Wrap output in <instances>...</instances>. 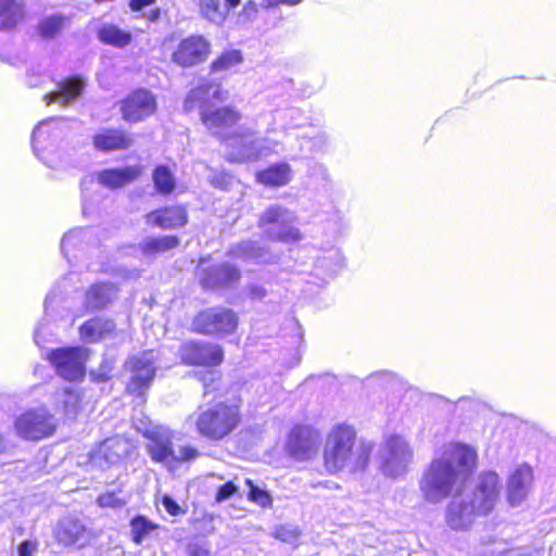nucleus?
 <instances>
[{
	"label": "nucleus",
	"instance_id": "obj_54",
	"mask_svg": "<svg viewBox=\"0 0 556 556\" xmlns=\"http://www.w3.org/2000/svg\"><path fill=\"white\" fill-rule=\"evenodd\" d=\"M258 7L255 1L249 0L242 8L240 17L247 21H253L256 18Z\"/></svg>",
	"mask_w": 556,
	"mask_h": 556
},
{
	"label": "nucleus",
	"instance_id": "obj_16",
	"mask_svg": "<svg viewBox=\"0 0 556 556\" xmlns=\"http://www.w3.org/2000/svg\"><path fill=\"white\" fill-rule=\"evenodd\" d=\"M197 276L204 289L214 290L230 288L238 283L241 271L236 265L228 262L205 266V260L202 258L197 268Z\"/></svg>",
	"mask_w": 556,
	"mask_h": 556
},
{
	"label": "nucleus",
	"instance_id": "obj_46",
	"mask_svg": "<svg viewBox=\"0 0 556 556\" xmlns=\"http://www.w3.org/2000/svg\"><path fill=\"white\" fill-rule=\"evenodd\" d=\"M328 223L332 225L334 236H340L348 228L345 216L340 211H336L332 217L328 219Z\"/></svg>",
	"mask_w": 556,
	"mask_h": 556
},
{
	"label": "nucleus",
	"instance_id": "obj_29",
	"mask_svg": "<svg viewBox=\"0 0 556 556\" xmlns=\"http://www.w3.org/2000/svg\"><path fill=\"white\" fill-rule=\"evenodd\" d=\"M532 479V469L528 465H521L514 470L507 485V497L511 506H519L526 500Z\"/></svg>",
	"mask_w": 556,
	"mask_h": 556
},
{
	"label": "nucleus",
	"instance_id": "obj_28",
	"mask_svg": "<svg viewBox=\"0 0 556 556\" xmlns=\"http://www.w3.org/2000/svg\"><path fill=\"white\" fill-rule=\"evenodd\" d=\"M96 150L111 152L127 150L134 143L132 135L122 128H103L92 137Z\"/></svg>",
	"mask_w": 556,
	"mask_h": 556
},
{
	"label": "nucleus",
	"instance_id": "obj_15",
	"mask_svg": "<svg viewBox=\"0 0 556 556\" xmlns=\"http://www.w3.org/2000/svg\"><path fill=\"white\" fill-rule=\"evenodd\" d=\"M48 358L58 375L65 380L74 381L85 375L86 350L84 348H61L50 351Z\"/></svg>",
	"mask_w": 556,
	"mask_h": 556
},
{
	"label": "nucleus",
	"instance_id": "obj_20",
	"mask_svg": "<svg viewBox=\"0 0 556 556\" xmlns=\"http://www.w3.org/2000/svg\"><path fill=\"white\" fill-rule=\"evenodd\" d=\"M211 51L210 41L201 35H192L181 40L172 55L174 63L190 67L204 62Z\"/></svg>",
	"mask_w": 556,
	"mask_h": 556
},
{
	"label": "nucleus",
	"instance_id": "obj_22",
	"mask_svg": "<svg viewBox=\"0 0 556 556\" xmlns=\"http://www.w3.org/2000/svg\"><path fill=\"white\" fill-rule=\"evenodd\" d=\"M180 356L189 365L216 366L223 361V350L217 344L190 341L181 345Z\"/></svg>",
	"mask_w": 556,
	"mask_h": 556
},
{
	"label": "nucleus",
	"instance_id": "obj_48",
	"mask_svg": "<svg viewBox=\"0 0 556 556\" xmlns=\"http://www.w3.org/2000/svg\"><path fill=\"white\" fill-rule=\"evenodd\" d=\"M187 553L189 556H208L210 549L206 542L194 540L188 543Z\"/></svg>",
	"mask_w": 556,
	"mask_h": 556
},
{
	"label": "nucleus",
	"instance_id": "obj_31",
	"mask_svg": "<svg viewBox=\"0 0 556 556\" xmlns=\"http://www.w3.org/2000/svg\"><path fill=\"white\" fill-rule=\"evenodd\" d=\"M180 239L174 235L144 237L137 245L141 255L146 258H155L157 255L176 249Z\"/></svg>",
	"mask_w": 556,
	"mask_h": 556
},
{
	"label": "nucleus",
	"instance_id": "obj_7",
	"mask_svg": "<svg viewBox=\"0 0 556 556\" xmlns=\"http://www.w3.org/2000/svg\"><path fill=\"white\" fill-rule=\"evenodd\" d=\"M240 407L236 403H217L199 412L194 425L203 438L219 441L229 435L240 424Z\"/></svg>",
	"mask_w": 556,
	"mask_h": 556
},
{
	"label": "nucleus",
	"instance_id": "obj_63",
	"mask_svg": "<svg viewBox=\"0 0 556 556\" xmlns=\"http://www.w3.org/2000/svg\"><path fill=\"white\" fill-rule=\"evenodd\" d=\"M160 16V11L159 10H152L149 14V20L150 21H156Z\"/></svg>",
	"mask_w": 556,
	"mask_h": 556
},
{
	"label": "nucleus",
	"instance_id": "obj_37",
	"mask_svg": "<svg viewBox=\"0 0 556 556\" xmlns=\"http://www.w3.org/2000/svg\"><path fill=\"white\" fill-rule=\"evenodd\" d=\"M97 34L101 42L116 48H123L131 40V34L129 31L109 23L102 24Z\"/></svg>",
	"mask_w": 556,
	"mask_h": 556
},
{
	"label": "nucleus",
	"instance_id": "obj_23",
	"mask_svg": "<svg viewBox=\"0 0 556 556\" xmlns=\"http://www.w3.org/2000/svg\"><path fill=\"white\" fill-rule=\"evenodd\" d=\"M344 266L342 252L337 247L316 250L313 256V268L311 275L316 277L320 283H327Z\"/></svg>",
	"mask_w": 556,
	"mask_h": 556
},
{
	"label": "nucleus",
	"instance_id": "obj_38",
	"mask_svg": "<svg viewBox=\"0 0 556 556\" xmlns=\"http://www.w3.org/2000/svg\"><path fill=\"white\" fill-rule=\"evenodd\" d=\"M159 529V525L152 522L142 515H137L130 520V532L132 541L140 545L142 542L152 536L153 532Z\"/></svg>",
	"mask_w": 556,
	"mask_h": 556
},
{
	"label": "nucleus",
	"instance_id": "obj_2",
	"mask_svg": "<svg viewBox=\"0 0 556 556\" xmlns=\"http://www.w3.org/2000/svg\"><path fill=\"white\" fill-rule=\"evenodd\" d=\"M500 478L488 471L478 478L475 490L453 498L446 508V522L453 530H467L478 517L490 514L500 494Z\"/></svg>",
	"mask_w": 556,
	"mask_h": 556
},
{
	"label": "nucleus",
	"instance_id": "obj_44",
	"mask_svg": "<svg viewBox=\"0 0 556 556\" xmlns=\"http://www.w3.org/2000/svg\"><path fill=\"white\" fill-rule=\"evenodd\" d=\"M97 503L100 507L105 508H121L126 504V501L123 500L115 492H105L100 494L97 498Z\"/></svg>",
	"mask_w": 556,
	"mask_h": 556
},
{
	"label": "nucleus",
	"instance_id": "obj_24",
	"mask_svg": "<svg viewBox=\"0 0 556 556\" xmlns=\"http://www.w3.org/2000/svg\"><path fill=\"white\" fill-rule=\"evenodd\" d=\"M229 257L239 258L254 264H273L278 262L279 253L257 241L245 240L233 244L227 251Z\"/></svg>",
	"mask_w": 556,
	"mask_h": 556
},
{
	"label": "nucleus",
	"instance_id": "obj_62",
	"mask_svg": "<svg viewBox=\"0 0 556 556\" xmlns=\"http://www.w3.org/2000/svg\"><path fill=\"white\" fill-rule=\"evenodd\" d=\"M88 267L90 268V270H93V271H105V270H108V268L103 264L99 265V266H97L96 264H89Z\"/></svg>",
	"mask_w": 556,
	"mask_h": 556
},
{
	"label": "nucleus",
	"instance_id": "obj_35",
	"mask_svg": "<svg viewBox=\"0 0 556 556\" xmlns=\"http://www.w3.org/2000/svg\"><path fill=\"white\" fill-rule=\"evenodd\" d=\"M80 395L73 387L60 389L54 394L55 408L67 418L76 417L79 410Z\"/></svg>",
	"mask_w": 556,
	"mask_h": 556
},
{
	"label": "nucleus",
	"instance_id": "obj_58",
	"mask_svg": "<svg viewBox=\"0 0 556 556\" xmlns=\"http://www.w3.org/2000/svg\"><path fill=\"white\" fill-rule=\"evenodd\" d=\"M156 0H131L129 7L132 11L139 12L146 7L152 5Z\"/></svg>",
	"mask_w": 556,
	"mask_h": 556
},
{
	"label": "nucleus",
	"instance_id": "obj_17",
	"mask_svg": "<svg viewBox=\"0 0 556 556\" xmlns=\"http://www.w3.org/2000/svg\"><path fill=\"white\" fill-rule=\"evenodd\" d=\"M91 535V529L72 516L61 518L53 529L54 539L64 547L81 548L90 542Z\"/></svg>",
	"mask_w": 556,
	"mask_h": 556
},
{
	"label": "nucleus",
	"instance_id": "obj_6",
	"mask_svg": "<svg viewBox=\"0 0 556 556\" xmlns=\"http://www.w3.org/2000/svg\"><path fill=\"white\" fill-rule=\"evenodd\" d=\"M70 122L51 117L40 122L33 131L31 146L35 154L50 168H61L59 144L68 136Z\"/></svg>",
	"mask_w": 556,
	"mask_h": 556
},
{
	"label": "nucleus",
	"instance_id": "obj_27",
	"mask_svg": "<svg viewBox=\"0 0 556 556\" xmlns=\"http://www.w3.org/2000/svg\"><path fill=\"white\" fill-rule=\"evenodd\" d=\"M146 224L161 229H175L188 223L184 205H170L154 210L146 215Z\"/></svg>",
	"mask_w": 556,
	"mask_h": 556
},
{
	"label": "nucleus",
	"instance_id": "obj_9",
	"mask_svg": "<svg viewBox=\"0 0 556 556\" xmlns=\"http://www.w3.org/2000/svg\"><path fill=\"white\" fill-rule=\"evenodd\" d=\"M295 222V212L280 204H270L260 215L257 226L269 241L295 243L303 238Z\"/></svg>",
	"mask_w": 556,
	"mask_h": 556
},
{
	"label": "nucleus",
	"instance_id": "obj_25",
	"mask_svg": "<svg viewBox=\"0 0 556 556\" xmlns=\"http://www.w3.org/2000/svg\"><path fill=\"white\" fill-rule=\"evenodd\" d=\"M94 232L93 228H74L63 236L61 252L68 263L78 260L79 254L97 245Z\"/></svg>",
	"mask_w": 556,
	"mask_h": 556
},
{
	"label": "nucleus",
	"instance_id": "obj_49",
	"mask_svg": "<svg viewBox=\"0 0 556 556\" xmlns=\"http://www.w3.org/2000/svg\"><path fill=\"white\" fill-rule=\"evenodd\" d=\"M238 491L237 485L229 481L218 488L216 493V502L222 503L230 498Z\"/></svg>",
	"mask_w": 556,
	"mask_h": 556
},
{
	"label": "nucleus",
	"instance_id": "obj_64",
	"mask_svg": "<svg viewBox=\"0 0 556 556\" xmlns=\"http://www.w3.org/2000/svg\"><path fill=\"white\" fill-rule=\"evenodd\" d=\"M151 556H166V554L163 551L153 552Z\"/></svg>",
	"mask_w": 556,
	"mask_h": 556
},
{
	"label": "nucleus",
	"instance_id": "obj_8",
	"mask_svg": "<svg viewBox=\"0 0 556 556\" xmlns=\"http://www.w3.org/2000/svg\"><path fill=\"white\" fill-rule=\"evenodd\" d=\"M227 159L231 162H256L276 152L278 141L260 137L250 128L240 127L225 139Z\"/></svg>",
	"mask_w": 556,
	"mask_h": 556
},
{
	"label": "nucleus",
	"instance_id": "obj_40",
	"mask_svg": "<svg viewBox=\"0 0 556 556\" xmlns=\"http://www.w3.org/2000/svg\"><path fill=\"white\" fill-rule=\"evenodd\" d=\"M242 62V54L239 50H229L222 53L211 65L212 72H224L231 70Z\"/></svg>",
	"mask_w": 556,
	"mask_h": 556
},
{
	"label": "nucleus",
	"instance_id": "obj_59",
	"mask_svg": "<svg viewBox=\"0 0 556 556\" xmlns=\"http://www.w3.org/2000/svg\"><path fill=\"white\" fill-rule=\"evenodd\" d=\"M59 294L56 293V289H52L46 296V300H45V312H46V315L49 314V309L50 307L53 305V303L55 302V300L58 299Z\"/></svg>",
	"mask_w": 556,
	"mask_h": 556
},
{
	"label": "nucleus",
	"instance_id": "obj_14",
	"mask_svg": "<svg viewBox=\"0 0 556 556\" xmlns=\"http://www.w3.org/2000/svg\"><path fill=\"white\" fill-rule=\"evenodd\" d=\"M137 426V430L148 440L147 451L154 463L167 464L173 455L174 431L163 425Z\"/></svg>",
	"mask_w": 556,
	"mask_h": 556
},
{
	"label": "nucleus",
	"instance_id": "obj_60",
	"mask_svg": "<svg viewBox=\"0 0 556 556\" xmlns=\"http://www.w3.org/2000/svg\"><path fill=\"white\" fill-rule=\"evenodd\" d=\"M215 376H216V372H214V371H207V372H205V375L202 377V380H203V387H204V393H207V392H208V389H210V384L207 383L206 377H210V380H211V381H213Z\"/></svg>",
	"mask_w": 556,
	"mask_h": 556
},
{
	"label": "nucleus",
	"instance_id": "obj_32",
	"mask_svg": "<svg viewBox=\"0 0 556 556\" xmlns=\"http://www.w3.org/2000/svg\"><path fill=\"white\" fill-rule=\"evenodd\" d=\"M293 177L291 166L286 162L271 164L256 173V181L266 187L287 186Z\"/></svg>",
	"mask_w": 556,
	"mask_h": 556
},
{
	"label": "nucleus",
	"instance_id": "obj_19",
	"mask_svg": "<svg viewBox=\"0 0 556 556\" xmlns=\"http://www.w3.org/2000/svg\"><path fill=\"white\" fill-rule=\"evenodd\" d=\"M320 433L311 426H295L288 438L287 451L298 460L311 458L318 448Z\"/></svg>",
	"mask_w": 556,
	"mask_h": 556
},
{
	"label": "nucleus",
	"instance_id": "obj_57",
	"mask_svg": "<svg viewBox=\"0 0 556 556\" xmlns=\"http://www.w3.org/2000/svg\"><path fill=\"white\" fill-rule=\"evenodd\" d=\"M248 294L252 300H263L267 295V290L257 283L248 286Z\"/></svg>",
	"mask_w": 556,
	"mask_h": 556
},
{
	"label": "nucleus",
	"instance_id": "obj_13",
	"mask_svg": "<svg viewBox=\"0 0 556 556\" xmlns=\"http://www.w3.org/2000/svg\"><path fill=\"white\" fill-rule=\"evenodd\" d=\"M238 326L236 313L226 307H211L200 312L193 319L192 327L197 332L210 336L232 333Z\"/></svg>",
	"mask_w": 556,
	"mask_h": 556
},
{
	"label": "nucleus",
	"instance_id": "obj_12",
	"mask_svg": "<svg viewBox=\"0 0 556 556\" xmlns=\"http://www.w3.org/2000/svg\"><path fill=\"white\" fill-rule=\"evenodd\" d=\"M155 353L152 350L134 355L125 363V369L129 372L127 391L130 394L141 396L150 388L155 377Z\"/></svg>",
	"mask_w": 556,
	"mask_h": 556
},
{
	"label": "nucleus",
	"instance_id": "obj_43",
	"mask_svg": "<svg viewBox=\"0 0 556 556\" xmlns=\"http://www.w3.org/2000/svg\"><path fill=\"white\" fill-rule=\"evenodd\" d=\"M245 484L250 488L248 495L250 501L262 507H268L271 505V497L266 491L260 489L257 485H254L251 479H247Z\"/></svg>",
	"mask_w": 556,
	"mask_h": 556
},
{
	"label": "nucleus",
	"instance_id": "obj_42",
	"mask_svg": "<svg viewBox=\"0 0 556 556\" xmlns=\"http://www.w3.org/2000/svg\"><path fill=\"white\" fill-rule=\"evenodd\" d=\"M201 455L200 451L192 445H181L177 450H173L169 463H189L195 460Z\"/></svg>",
	"mask_w": 556,
	"mask_h": 556
},
{
	"label": "nucleus",
	"instance_id": "obj_55",
	"mask_svg": "<svg viewBox=\"0 0 556 556\" xmlns=\"http://www.w3.org/2000/svg\"><path fill=\"white\" fill-rule=\"evenodd\" d=\"M302 2L303 0H263L261 7L264 9L277 8L279 5L294 7Z\"/></svg>",
	"mask_w": 556,
	"mask_h": 556
},
{
	"label": "nucleus",
	"instance_id": "obj_26",
	"mask_svg": "<svg viewBox=\"0 0 556 556\" xmlns=\"http://www.w3.org/2000/svg\"><path fill=\"white\" fill-rule=\"evenodd\" d=\"M86 80L80 75L70 76L58 83L56 89L43 96V101L49 105L59 103L67 106L76 101L84 92Z\"/></svg>",
	"mask_w": 556,
	"mask_h": 556
},
{
	"label": "nucleus",
	"instance_id": "obj_45",
	"mask_svg": "<svg viewBox=\"0 0 556 556\" xmlns=\"http://www.w3.org/2000/svg\"><path fill=\"white\" fill-rule=\"evenodd\" d=\"M54 326L52 327L46 319L40 321L34 333V340L38 346L49 341V337H54Z\"/></svg>",
	"mask_w": 556,
	"mask_h": 556
},
{
	"label": "nucleus",
	"instance_id": "obj_39",
	"mask_svg": "<svg viewBox=\"0 0 556 556\" xmlns=\"http://www.w3.org/2000/svg\"><path fill=\"white\" fill-rule=\"evenodd\" d=\"M152 178L155 189L162 194L172 193L176 187V179L166 165L156 166Z\"/></svg>",
	"mask_w": 556,
	"mask_h": 556
},
{
	"label": "nucleus",
	"instance_id": "obj_1",
	"mask_svg": "<svg viewBox=\"0 0 556 556\" xmlns=\"http://www.w3.org/2000/svg\"><path fill=\"white\" fill-rule=\"evenodd\" d=\"M476 451L465 444H451L441 457L434 458L424 471L419 489L429 503L446 498L472 475L476 466Z\"/></svg>",
	"mask_w": 556,
	"mask_h": 556
},
{
	"label": "nucleus",
	"instance_id": "obj_51",
	"mask_svg": "<svg viewBox=\"0 0 556 556\" xmlns=\"http://www.w3.org/2000/svg\"><path fill=\"white\" fill-rule=\"evenodd\" d=\"M162 505L170 516L176 517L184 514V510L179 504L169 495H164L162 497Z\"/></svg>",
	"mask_w": 556,
	"mask_h": 556
},
{
	"label": "nucleus",
	"instance_id": "obj_30",
	"mask_svg": "<svg viewBox=\"0 0 556 556\" xmlns=\"http://www.w3.org/2000/svg\"><path fill=\"white\" fill-rule=\"evenodd\" d=\"M118 291L112 282L93 283L86 292L85 305L90 311L103 309L117 299Z\"/></svg>",
	"mask_w": 556,
	"mask_h": 556
},
{
	"label": "nucleus",
	"instance_id": "obj_47",
	"mask_svg": "<svg viewBox=\"0 0 556 556\" xmlns=\"http://www.w3.org/2000/svg\"><path fill=\"white\" fill-rule=\"evenodd\" d=\"M211 184L219 189H227L232 182V176L225 172H214L210 175Z\"/></svg>",
	"mask_w": 556,
	"mask_h": 556
},
{
	"label": "nucleus",
	"instance_id": "obj_61",
	"mask_svg": "<svg viewBox=\"0 0 556 556\" xmlns=\"http://www.w3.org/2000/svg\"><path fill=\"white\" fill-rule=\"evenodd\" d=\"M240 3H241V0H224L223 4L226 8H228V12L230 13V11L235 10L236 8H238Z\"/></svg>",
	"mask_w": 556,
	"mask_h": 556
},
{
	"label": "nucleus",
	"instance_id": "obj_11",
	"mask_svg": "<svg viewBox=\"0 0 556 556\" xmlns=\"http://www.w3.org/2000/svg\"><path fill=\"white\" fill-rule=\"evenodd\" d=\"M58 427V420L45 407L29 409L15 420L17 434L26 440L38 441L52 435Z\"/></svg>",
	"mask_w": 556,
	"mask_h": 556
},
{
	"label": "nucleus",
	"instance_id": "obj_18",
	"mask_svg": "<svg viewBox=\"0 0 556 556\" xmlns=\"http://www.w3.org/2000/svg\"><path fill=\"white\" fill-rule=\"evenodd\" d=\"M119 110L125 122L138 123L155 112L156 100L151 91L140 88L121 102Z\"/></svg>",
	"mask_w": 556,
	"mask_h": 556
},
{
	"label": "nucleus",
	"instance_id": "obj_56",
	"mask_svg": "<svg viewBox=\"0 0 556 556\" xmlns=\"http://www.w3.org/2000/svg\"><path fill=\"white\" fill-rule=\"evenodd\" d=\"M37 543L31 540L23 541L17 547L18 556H33L37 551Z\"/></svg>",
	"mask_w": 556,
	"mask_h": 556
},
{
	"label": "nucleus",
	"instance_id": "obj_36",
	"mask_svg": "<svg viewBox=\"0 0 556 556\" xmlns=\"http://www.w3.org/2000/svg\"><path fill=\"white\" fill-rule=\"evenodd\" d=\"M23 15V7L16 0H0V30L15 28Z\"/></svg>",
	"mask_w": 556,
	"mask_h": 556
},
{
	"label": "nucleus",
	"instance_id": "obj_4",
	"mask_svg": "<svg viewBox=\"0 0 556 556\" xmlns=\"http://www.w3.org/2000/svg\"><path fill=\"white\" fill-rule=\"evenodd\" d=\"M356 431L348 424H338L332 427L327 435L324 458L329 472L343 469L350 471L364 470L369 462L372 445L369 442H361L357 446Z\"/></svg>",
	"mask_w": 556,
	"mask_h": 556
},
{
	"label": "nucleus",
	"instance_id": "obj_41",
	"mask_svg": "<svg viewBox=\"0 0 556 556\" xmlns=\"http://www.w3.org/2000/svg\"><path fill=\"white\" fill-rule=\"evenodd\" d=\"M64 17L60 14L43 18L38 26V31L43 38L54 37L63 27Z\"/></svg>",
	"mask_w": 556,
	"mask_h": 556
},
{
	"label": "nucleus",
	"instance_id": "obj_3",
	"mask_svg": "<svg viewBox=\"0 0 556 556\" xmlns=\"http://www.w3.org/2000/svg\"><path fill=\"white\" fill-rule=\"evenodd\" d=\"M227 96L228 92L219 84L205 83L192 89L184 103L187 112L199 110L203 125L224 142L230 136L228 130L241 119L240 112L233 108L213 109V101L222 102Z\"/></svg>",
	"mask_w": 556,
	"mask_h": 556
},
{
	"label": "nucleus",
	"instance_id": "obj_10",
	"mask_svg": "<svg viewBox=\"0 0 556 556\" xmlns=\"http://www.w3.org/2000/svg\"><path fill=\"white\" fill-rule=\"evenodd\" d=\"M379 456L382 472L387 477L396 478L407 471L413 460V451L403 437L394 434L386 439Z\"/></svg>",
	"mask_w": 556,
	"mask_h": 556
},
{
	"label": "nucleus",
	"instance_id": "obj_53",
	"mask_svg": "<svg viewBox=\"0 0 556 556\" xmlns=\"http://www.w3.org/2000/svg\"><path fill=\"white\" fill-rule=\"evenodd\" d=\"M298 531L287 527H280L276 530V538L282 542L294 543L298 540Z\"/></svg>",
	"mask_w": 556,
	"mask_h": 556
},
{
	"label": "nucleus",
	"instance_id": "obj_52",
	"mask_svg": "<svg viewBox=\"0 0 556 556\" xmlns=\"http://www.w3.org/2000/svg\"><path fill=\"white\" fill-rule=\"evenodd\" d=\"M395 380V376L389 371L376 372L367 378L368 383L388 386Z\"/></svg>",
	"mask_w": 556,
	"mask_h": 556
},
{
	"label": "nucleus",
	"instance_id": "obj_5",
	"mask_svg": "<svg viewBox=\"0 0 556 556\" xmlns=\"http://www.w3.org/2000/svg\"><path fill=\"white\" fill-rule=\"evenodd\" d=\"M142 172L140 165H128L121 168H106L97 175H87L80 181L83 214L90 215L96 208L99 195H94L99 186L110 189L121 188L136 180Z\"/></svg>",
	"mask_w": 556,
	"mask_h": 556
},
{
	"label": "nucleus",
	"instance_id": "obj_33",
	"mask_svg": "<svg viewBox=\"0 0 556 556\" xmlns=\"http://www.w3.org/2000/svg\"><path fill=\"white\" fill-rule=\"evenodd\" d=\"M115 323L109 318L97 317L84 323L80 328V337L87 342H97L111 336L115 330Z\"/></svg>",
	"mask_w": 556,
	"mask_h": 556
},
{
	"label": "nucleus",
	"instance_id": "obj_50",
	"mask_svg": "<svg viewBox=\"0 0 556 556\" xmlns=\"http://www.w3.org/2000/svg\"><path fill=\"white\" fill-rule=\"evenodd\" d=\"M311 150L314 152H325L329 144V136L325 131H319L311 139Z\"/></svg>",
	"mask_w": 556,
	"mask_h": 556
},
{
	"label": "nucleus",
	"instance_id": "obj_21",
	"mask_svg": "<svg viewBox=\"0 0 556 556\" xmlns=\"http://www.w3.org/2000/svg\"><path fill=\"white\" fill-rule=\"evenodd\" d=\"M131 448V443L122 437L109 438L90 453V460L102 469L109 468L127 457Z\"/></svg>",
	"mask_w": 556,
	"mask_h": 556
},
{
	"label": "nucleus",
	"instance_id": "obj_34",
	"mask_svg": "<svg viewBox=\"0 0 556 556\" xmlns=\"http://www.w3.org/2000/svg\"><path fill=\"white\" fill-rule=\"evenodd\" d=\"M198 13L207 23L222 26L226 22L229 12L220 0H195Z\"/></svg>",
	"mask_w": 556,
	"mask_h": 556
}]
</instances>
